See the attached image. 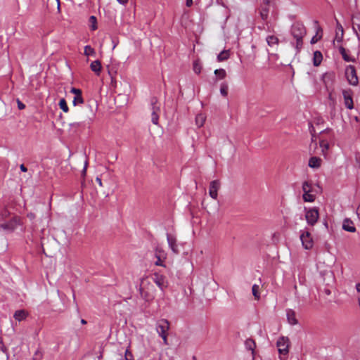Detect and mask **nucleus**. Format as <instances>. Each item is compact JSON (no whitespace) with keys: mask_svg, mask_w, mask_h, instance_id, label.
<instances>
[{"mask_svg":"<svg viewBox=\"0 0 360 360\" xmlns=\"http://www.w3.org/2000/svg\"><path fill=\"white\" fill-rule=\"evenodd\" d=\"M27 314L25 310H17L15 312L13 317L15 320L21 321L27 317Z\"/></svg>","mask_w":360,"mask_h":360,"instance_id":"22","label":"nucleus"},{"mask_svg":"<svg viewBox=\"0 0 360 360\" xmlns=\"http://www.w3.org/2000/svg\"><path fill=\"white\" fill-rule=\"evenodd\" d=\"M20 170H21L22 172H27V167H26L23 164L20 165Z\"/></svg>","mask_w":360,"mask_h":360,"instance_id":"49","label":"nucleus"},{"mask_svg":"<svg viewBox=\"0 0 360 360\" xmlns=\"http://www.w3.org/2000/svg\"><path fill=\"white\" fill-rule=\"evenodd\" d=\"M167 239L168 245H169V248H171V250H172V252L174 254H179V250L178 245L176 243V238L171 236L170 234L167 233Z\"/></svg>","mask_w":360,"mask_h":360,"instance_id":"15","label":"nucleus"},{"mask_svg":"<svg viewBox=\"0 0 360 360\" xmlns=\"http://www.w3.org/2000/svg\"><path fill=\"white\" fill-rule=\"evenodd\" d=\"M91 70L97 75H99L101 70V64L98 60L93 61L90 65Z\"/></svg>","mask_w":360,"mask_h":360,"instance_id":"20","label":"nucleus"},{"mask_svg":"<svg viewBox=\"0 0 360 360\" xmlns=\"http://www.w3.org/2000/svg\"><path fill=\"white\" fill-rule=\"evenodd\" d=\"M193 71L198 75L201 72L202 65L198 60H196L193 62Z\"/></svg>","mask_w":360,"mask_h":360,"instance_id":"32","label":"nucleus"},{"mask_svg":"<svg viewBox=\"0 0 360 360\" xmlns=\"http://www.w3.org/2000/svg\"><path fill=\"white\" fill-rule=\"evenodd\" d=\"M342 229L348 232L354 233L356 231V228L354 225L353 221L349 219H345L343 221Z\"/></svg>","mask_w":360,"mask_h":360,"instance_id":"16","label":"nucleus"},{"mask_svg":"<svg viewBox=\"0 0 360 360\" xmlns=\"http://www.w3.org/2000/svg\"><path fill=\"white\" fill-rule=\"evenodd\" d=\"M169 329V323L167 319L160 320L156 325V330L159 335L167 334Z\"/></svg>","mask_w":360,"mask_h":360,"instance_id":"9","label":"nucleus"},{"mask_svg":"<svg viewBox=\"0 0 360 360\" xmlns=\"http://www.w3.org/2000/svg\"><path fill=\"white\" fill-rule=\"evenodd\" d=\"M148 289L146 290L145 287H140L139 291L141 296L146 301H150L154 299L155 295L153 292V284L148 283Z\"/></svg>","mask_w":360,"mask_h":360,"instance_id":"7","label":"nucleus"},{"mask_svg":"<svg viewBox=\"0 0 360 360\" xmlns=\"http://www.w3.org/2000/svg\"><path fill=\"white\" fill-rule=\"evenodd\" d=\"M151 106V121L154 124H158L159 120V113L160 111V104L156 97H153L150 99Z\"/></svg>","mask_w":360,"mask_h":360,"instance_id":"2","label":"nucleus"},{"mask_svg":"<svg viewBox=\"0 0 360 360\" xmlns=\"http://www.w3.org/2000/svg\"><path fill=\"white\" fill-rule=\"evenodd\" d=\"M316 27H317V34L319 33V31H322L321 27L319 26V22L317 20H314V22Z\"/></svg>","mask_w":360,"mask_h":360,"instance_id":"46","label":"nucleus"},{"mask_svg":"<svg viewBox=\"0 0 360 360\" xmlns=\"http://www.w3.org/2000/svg\"><path fill=\"white\" fill-rule=\"evenodd\" d=\"M96 182L99 184V186H102V181L101 179L99 177H96Z\"/></svg>","mask_w":360,"mask_h":360,"instance_id":"53","label":"nucleus"},{"mask_svg":"<svg viewBox=\"0 0 360 360\" xmlns=\"http://www.w3.org/2000/svg\"><path fill=\"white\" fill-rule=\"evenodd\" d=\"M186 6L188 7H191L193 4V0H186Z\"/></svg>","mask_w":360,"mask_h":360,"instance_id":"51","label":"nucleus"},{"mask_svg":"<svg viewBox=\"0 0 360 360\" xmlns=\"http://www.w3.org/2000/svg\"><path fill=\"white\" fill-rule=\"evenodd\" d=\"M20 223V219L13 217L8 221L0 224V231L3 230L6 232H13Z\"/></svg>","mask_w":360,"mask_h":360,"instance_id":"5","label":"nucleus"},{"mask_svg":"<svg viewBox=\"0 0 360 360\" xmlns=\"http://www.w3.org/2000/svg\"><path fill=\"white\" fill-rule=\"evenodd\" d=\"M119 3L124 4L127 2L128 0H117Z\"/></svg>","mask_w":360,"mask_h":360,"instance_id":"57","label":"nucleus"},{"mask_svg":"<svg viewBox=\"0 0 360 360\" xmlns=\"http://www.w3.org/2000/svg\"><path fill=\"white\" fill-rule=\"evenodd\" d=\"M155 257L157 260L155 262V264L157 266H164L163 259H165V254L163 250L157 248L155 250Z\"/></svg>","mask_w":360,"mask_h":360,"instance_id":"17","label":"nucleus"},{"mask_svg":"<svg viewBox=\"0 0 360 360\" xmlns=\"http://www.w3.org/2000/svg\"><path fill=\"white\" fill-rule=\"evenodd\" d=\"M229 58V51L224 50L220 52L217 56V60L219 62L224 61Z\"/></svg>","mask_w":360,"mask_h":360,"instance_id":"28","label":"nucleus"},{"mask_svg":"<svg viewBox=\"0 0 360 360\" xmlns=\"http://www.w3.org/2000/svg\"><path fill=\"white\" fill-rule=\"evenodd\" d=\"M321 159L318 157H311L309 160V167L311 168H319L321 166Z\"/></svg>","mask_w":360,"mask_h":360,"instance_id":"18","label":"nucleus"},{"mask_svg":"<svg viewBox=\"0 0 360 360\" xmlns=\"http://www.w3.org/2000/svg\"><path fill=\"white\" fill-rule=\"evenodd\" d=\"M59 106L65 112H68L69 108L65 98H61L59 101Z\"/></svg>","mask_w":360,"mask_h":360,"instance_id":"35","label":"nucleus"},{"mask_svg":"<svg viewBox=\"0 0 360 360\" xmlns=\"http://www.w3.org/2000/svg\"><path fill=\"white\" fill-rule=\"evenodd\" d=\"M358 32H359V35H360V30L358 31Z\"/></svg>","mask_w":360,"mask_h":360,"instance_id":"63","label":"nucleus"},{"mask_svg":"<svg viewBox=\"0 0 360 360\" xmlns=\"http://www.w3.org/2000/svg\"><path fill=\"white\" fill-rule=\"evenodd\" d=\"M220 188V182L219 180L212 181L210 184L209 194L210 197L214 200L217 198L218 190Z\"/></svg>","mask_w":360,"mask_h":360,"instance_id":"12","label":"nucleus"},{"mask_svg":"<svg viewBox=\"0 0 360 360\" xmlns=\"http://www.w3.org/2000/svg\"><path fill=\"white\" fill-rule=\"evenodd\" d=\"M56 1L57 3L58 7L59 8V6H60V0H56Z\"/></svg>","mask_w":360,"mask_h":360,"instance_id":"60","label":"nucleus"},{"mask_svg":"<svg viewBox=\"0 0 360 360\" xmlns=\"http://www.w3.org/2000/svg\"><path fill=\"white\" fill-rule=\"evenodd\" d=\"M214 75L218 79H223L226 77V72L224 69L220 68L214 70Z\"/></svg>","mask_w":360,"mask_h":360,"instance_id":"29","label":"nucleus"},{"mask_svg":"<svg viewBox=\"0 0 360 360\" xmlns=\"http://www.w3.org/2000/svg\"><path fill=\"white\" fill-rule=\"evenodd\" d=\"M356 289L357 292H360V283L356 285Z\"/></svg>","mask_w":360,"mask_h":360,"instance_id":"56","label":"nucleus"},{"mask_svg":"<svg viewBox=\"0 0 360 360\" xmlns=\"http://www.w3.org/2000/svg\"><path fill=\"white\" fill-rule=\"evenodd\" d=\"M302 198L304 202H312L315 200V195L310 193H304Z\"/></svg>","mask_w":360,"mask_h":360,"instance_id":"31","label":"nucleus"},{"mask_svg":"<svg viewBox=\"0 0 360 360\" xmlns=\"http://www.w3.org/2000/svg\"><path fill=\"white\" fill-rule=\"evenodd\" d=\"M124 359L134 360L132 354L128 349H127L125 352Z\"/></svg>","mask_w":360,"mask_h":360,"instance_id":"41","label":"nucleus"},{"mask_svg":"<svg viewBox=\"0 0 360 360\" xmlns=\"http://www.w3.org/2000/svg\"><path fill=\"white\" fill-rule=\"evenodd\" d=\"M245 346L248 350L251 351L252 352V354L254 353L256 345H255V341L252 339H251V338L247 339L245 342Z\"/></svg>","mask_w":360,"mask_h":360,"instance_id":"23","label":"nucleus"},{"mask_svg":"<svg viewBox=\"0 0 360 360\" xmlns=\"http://www.w3.org/2000/svg\"><path fill=\"white\" fill-rule=\"evenodd\" d=\"M326 294H328V295H329V294L330 293V290H326Z\"/></svg>","mask_w":360,"mask_h":360,"instance_id":"61","label":"nucleus"},{"mask_svg":"<svg viewBox=\"0 0 360 360\" xmlns=\"http://www.w3.org/2000/svg\"><path fill=\"white\" fill-rule=\"evenodd\" d=\"M345 76L351 85L356 86L358 84L359 79L354 65H349L346 68Z\"/></svg>","mask_w":360,"mask_h":360,"instance_id":"3","label":"nucleus"},{"mask_svg":"<svg viewBox=\"0 0 360 360\" xmlns=\"http://www.w3.org/2000/svg\"><path fill=\"white\" fill-rule=\"evenodd\" d=\"M300 239L302 240V245L305 249L309 250L312 248V238L311 237V234L308 231L303 233L300 236Z\"/></svg>","mask_w":360,"mask_h":360,"instance_id":"13","label":"nucleus"},{"mask_svg":"<svg viewBox=\"0 0 360 360\" xmlns=\"http://www.w3.org/2000/svg\"><path fill=\"white\" fill-rule=\"evenodd\" d=\"M352 30L354 32V34L356 35L359 40H360V35L358 32L359 30H360V15L359 14H354L352 16Z\"/></svg>","mask_w":360,"mask_h":360,"instance_id":"14","label":"nucleus"},{"mask_svg":"<svg viewBox=\"0 0 360 360\" xmlns=\"http://www.w3.org/2000/svg\"><path fill=\"white\" fill-rule=\"evenodd\" d=\"M0 360H8V355L6 347L3 344L2 340L0 338Z\"/></svg>","mask_w":360,"mask_h":360,"instance_id":"24","label":"nucleus"},{"mask_svg":"<svg viewBox=\"0 0 360 360\" xmlns=\"http://www.w3.org/2000/svg\"><path fill=\"white\" fill-rule=\"evenodd\" d=\"M79 125H80V124L79 122H75V123L70 124L71 127H79Z\"/></svg>","mask_w":360,"mask_h":360,"instance_id":"55","label":"nucleus"},{"mask_svg":"<svg viewBox=\"0 0 360 360\" xmlns=\"http://www.w3.org/2000/svg\"><path fill=\"white\" fill-rule=\"evenodd\" d=\"M160 337L162 338L165 345H167V334L160 335Z\"/></svg>","mask_w":360,"mask_h":360,"instance_id":"45","label":"nucleus"},{"mask_svg":"<svg viewBox=\"0 0 360 360\" xmlns=\"http://www.w3.org/2000/svg\"><path fill=\"white\" fill-rule=\"evenodd\" d=\"M193 360H197L195 356H193Z\"/></svg>","mask_w":360,"mask_h":360,"instance_id":"62","label":"nucleus"},{"mask_svg":"<svg viewBox=\"0 0 360 360\" xmlns=\"http://www.w3.org/2000/svg\"><path fill=\"white\" fill-rule=\"evenodd\" d=\"M151 278L161 290H164V289L167 288V282L164 276L155 273L152 276Z\"/></svg>","mask_w":360,"mask_h":360,"instance_id":"8","label":"nucleus"},{"mask_svg":"<svg viewBox=\"0 0 360 360\" xmlns=\"http://www.w3.org/2000/svg\"><path fill=\"white\" fill-rule=\"evenodd\" d=\"M73 105H77L79 104H82L84 103V99L82 98V95L79 94L77 96H75L73 101H72Z\"/></svg>","mask_w":360,"mask_h":360,"instance_id":"36","label":"nucleus"},{"mask_svg":"<svg viewBox=\"0 0 360 360\" xmlns=\"http://www.w3.org/2000/svg\"><path fill=\"white\" fill-rule=\"evenodd\" d=\"M322 59H323L322 53L319 51H316L314 53V60H313L314 65L319 66L321 64Z\"/></svg>","mask_w":360,"mask_h":360,"instance_id":"21","label":"nucleus"},{"mask_svg":"<svg viewBox=\"0 0 360 360\" xmlns=\"http://www.w3.org/2000/svg\"><path fill=\"white\" fill-rule=\"evenodd\" d=\"M259 285H256V284L253 285L252 287V295H254V297L256 300L259 299Z\"/></svg>","mask_w":360,"mask_h":360,"instance_id":"37","label":"nucleus"},{"mask_svg":"<svg viewBox=\"0 0 360 360\" xmlns=\"http://www.w3.org/2000/svg\"><path fill=\"white\" fill-rule=\"evenodd\" d=\"M81 323H82V324H86V321L84 319H82Z\"/></svg>","mask_w":360,"mask_h":360,"instance_id":"59","label":"nucleus"},{"mask_svg":"<svg viewBox=\"0 0 360 360\" xmlns=\"http://www.w3.org/2000/svg\"><path fill=\"white\" fill-rule=\"evenodd\" d=\"M323 82L328 91L329 98H331V93L330 89L332 88L334 80V75L332 73H325L322 75Z\"/></svg>","mask_w":360,"mask_h":360,"instance_id":"10","label":"nucleus"},{"mask_svg":"<svg viewBox=\"0 0 360 360\" xmlns=\"http://www.w3.org/2000/svg\"><path fill=\"white\" fill-rule=\"evenodd\" d=\"M342 95L344 97V103L347 108L352 110L354 108V103L352 99V92L350 90H343Z\"/></svg>","mask_w":360,"mask_h":360,"instance_id":"11","label":"nucleus"},{"mask_svg":"<svg viewBox=\"0 0 360 360\" xmlns=\"http://www.w3.org/2000/svg\"><path fill=\"white\" fill-rule=\"evenodd\" d=\"M287 319L288 323L291 325H296L297 323V321L295 317V312L292 309L287 310Z\"/></svg>","mask_w":360,"mask_h":360,"instance_id":"19","label":"nucleus"},{"mask_svg":"<svg viewBox=\"0 0 360 360\" xmlns=\"http://www.w3.org/2000/svg\"><path fill=\"white\" fill-rule=\"evenodd\" d=\"M87 165H88V162H87V160H86V161H85V163H84V169H83V170H82V174H83V175H85V174H86V171Z\"/></svg>","mask_w":360,"mask_h":360,"instance_id":"48","label":"nucleus"},{"mask_svg":"<svg viewBox=\"0 0 360 360\" xmlns=\"http://www.w3.org/2000/svg\"><path fill=\"white\" fill-rule=\"evenodd\" d=\"M70 92L75 94V96L82 94V91L79 89L72 88Z\"/></svg>","mask_w":360,"mask_h":360,"instance_id":"42","label":"nucleus"},{"mask_svg":"<svg viewBox=\"0 0 360 360\" xmlns=\"http://www.w3.org/2000/svg\"><path fill=\"white\" fill-rule=\"evenodd\" d=\"M269 12V6H262L260 11V16L263 20H266L268 18Z\"/></svg>","mask_w":360,"mask_h":360,"instance_id":"25","label":"nucleus"},{"mask_svg":"<svg viewBox=\"0 0 360 360\" xmlns=\"http://www.w3.org/2000/svg\"><path fill=\"white\" fill-rule=\"evenodd\" d=\"M319 144L321 148H322V151L324 153L325 151H327L329 148V143L327 141L324 139H320Z\"/></svg>","mask_w":360,"mask_h":360,"instance_id":"38","label":"nucleus"},{"mask_svg":"<svg viewBox=\"0 0 360 360\" xmlns=\"http://www.w3.org/2000/svg\"><path fill=\"white\" fill-rule=\"evenodd\" d=\"M89 23L90 27L92 30H96L97 29V19L94 15H91L89 17Z\"/></svg>","mask_w":360,"mask_h":360,"instance_id":"33","label":"nucleus"},{"mask_svg":"<svg viewBox=\"0 0 360 360\" xmlns=\"http://www.w3.org/2000/svg\"><path fill=\"white\" fill-rule=\"evenodd\" d=\"M18 107L20 110H22L25 108V105L19 100H18Z\"/></svg>","mask_w":360,"mask_h":360,"instance_id":"43","label":"nucleus"},{"mask_svg":"<svg viewBox=\"0 0 360 360\" xmlns=\"http://www.w3.org/2000/svg\"><path fill=\"white\" fill-rule=\"evenodd\" d=\"M290 341L288 337L282 336L276 342L278 352L281 355H287L289 352Z\"/></svg>","mask_w":360,"mask_h":360,"instance_id":"4","label":"nucleus"},{"mask_svg":"<svg viewBox=\"0 0 360 360\" xmlns=\"http://www.w3.org/2000/svg\"><path fill=\"white\" fill-rule=\"evenodd\" d=\"M302 191L304 193L311 192V184L308 181H304L302 184Z\"/></svg>","mask_w":360,"mask_h":360,"instance_id":"34","label":"nucleus"},{"mask_svg":"<svg viewBox=\"0 0 360 360\" xmlns=\"http://www.w3.org/2000/svg\"><path fill=\"white\" fill-rule=\"evenodd\" d=\"M205 116L202 114H198L195 117V124L198 127L203 126L205 122Z\"/></svg>","mask_w":360,"mask_h":360,"instance_id":"27","label":"nucleus"},{"mask_svg":"<svg viewBox=\"0 0 360 360\" xmlns=\"http://www.w3.org/2000/svg\"><path fill=\"white\" fill-rule=\"evenodd\" d=\"M305 218L309 225H314L319 218V211L316 207L311 208L306 212Z\"/></svg>","mask_w":360,"mask_h":360,"instance_id":"6","label":"nucleus"},{"mask_svg":"<svg viewBox=\"0 0 360 360\" xmlns=\"http://www.w3.org/2000/svg\"><path fill=\"white\" fill-rule=\"evenodd\" d=\"M307 34V29L302 22H295L290 29V35L293 40L290 44L295 49L296 53H300L303 47V39Z\"/></svg>","mask_w":360,"mask_h":360,"instance_id":"1","label":"nucleus"},{"mask_svg":"<svg viewBox=\"0 0 360 360\" xmlns=\"http://www.w3.org/2000/svg\"><path fill=\"white\" fill-rule=\"evenodd\" d=\"M27 217L30 219V220H33L35 219L36 216L34 213L32 212H30L27 214Z\"/></svg>","mask_w":360,"mask_h":360,"instance_id":"44","label":"nucleus"},{"mask_svg":"<svg viewBox=\"0 0 360 360\" xmlns=\"http://www.w3.org/2000/svg\"><path fill=\"white\" fill-rule=\"evenodd\" d=\"M340 53L342 56L343 59L345 61H350L349 57L345 53V49L343 47L340 48Z\"/></svg>","mask_w":360,"mask_h":360,"instance_id":"40","label":"nucleus"},{"mask_svg":"<svg viewBox=\"0 0 360 360\" xmlns=\"http://www.w3.org/2000/svg\"><path fill=\"white\" fill-rule=\"evenodd\" d=\"M2 215L6 217L9 215V212L7 210H4V212L2 213Z\"/></svg>","mask_w":360,"mask_h":360,"instance_id":"54","label":"nucleus"},{"mask_svg":"<svg viewBox=\"0 0 360 360\" xmlns=\"http://www.w3.org/2000/svg\"><path fill=\"white\" fill-rule=\"evenodd\" d=\"M338 27H340V29L341 30V32H343V28H342V25H341L339 22H338Z\"/></svg>","mask_w":360,"mask_h":360,"instance_id":"58","label":"nucleus"},{"mask_svg":"<svg viewBox=\"0 0 360 360\" xmlns=\"http://www.w3.org/2000/svg\"><path fill=\"white\" fill-rule=\"evenodd\" d=\"M319 39L316 38V36H314L312 38H311V44H315L318 41Z\"/></svg>","mask_w":360,"mask_h":360,"instance_id":"50","label":"nucleus"},{"mask_svg":"<svg viewBox=\"0 0 360 360\" xmlns=\"http://www.w3.org/2000/svg\"><path fill=\"white\" fill-rule=\"evenodd\" d=\"M229 91V84L226 82H224L220 84V94L222 96L226 97Z\"/></svg>","mask_w":360,"mask_h":360,"instance_id":"26","label":"nucleus"},{"mask_svg":"<svg viewBox=\"0 0 360 360\" xmlns=\"http://www.w3.org/2000/svg\"><path fill=\"white\" fill-rule=\"evenodd\" d=\"M266 42L269 46H272L278 44V39L276 36L271 35L266 37Z\"/></svg>","mask_w":360,"mask_h":360,"instance_id":"30","label":"nucleus"},{"mask_svg":"<svg viewBox=\"0 0 360 360\" xmlns=\"http://www.w3.org/2000/svg\"><path fill=\"white\" fill-rule=\"evenodd\" d=\"M264 6H269L271 0H262Z\"/></svg>","mask_w":360,"mask_h":360,"instance_id":"52","label":"nucleus"},{"mask_svg":"<svg viewBox=\"0 0 360 360\" xmlns=\"http://www.w3.org/2000/svg\"><path fill=\"white\" fill-rule=\"evenodd\" d=\"M95 51L93 48H91L90 46L87 45L84 47V55L89 56H93L94 55Z\"/></svg>","mask_w":360,"mask_h":360,"instance_id":"39","label":"nucleus"},{"mask_svg":"<svg viewBox=\"0 0 360 360\" xmlns=\"http://www.w3.org/2000/svg\"><path fill=\"white\" fill-rule=\"evenodd\" d=\"M331 131H332V129H330V128H327V129H324V130L321 131L320 134H324V133L330 134Z\"/></svg>","mask_w":360,"mask_h":360,"instance_id":"47","label":"nucleus"}]
</instances>
